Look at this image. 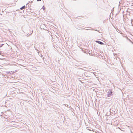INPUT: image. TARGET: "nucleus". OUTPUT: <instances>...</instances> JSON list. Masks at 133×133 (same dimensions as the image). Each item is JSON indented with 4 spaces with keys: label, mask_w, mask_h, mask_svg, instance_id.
<instances>
[{
    "label": "nucleus",
    "mask_w": 133,
    "mask_h": 133,
    "mask_svg": "<svg viewBox=\"0 0 133 133\" xmlns=\"http://www.w3.org/2000/svg\"><path fill=\"white\" fill-rule=\"evenodd\" d=\"M81 50H82V52H84L85 53H89V55H91V56H92L93 55L91 54L92 53V50L89 51V52H88L87 51H84V50H83V49H82Z\"/></svg>",
    "instance_id": "1"
},
{
    "label": "nucleus",
    "mask_w": 133,
    "mask_h": 133,
    "mask_svg": "<svg viewBox=\"0 0 133 133\" xmlns=\"http://www.w3.org/2000/svg\"><path fill=\"white\" fill-rule=\"evenodd\" d=\"M95 42L99 44H100L101 45H104V44H105L104 43H103L102 42H101L100 41H96Z\"/></svg>",
    "instance_id": "2"
},
{
    "label": "nucleus",
    "mask_w": 133,
    "mask_h": 133,
    "mask_svg": "<svg viewBox=\"0 0 133 133\" xmlns=\"http://www.w3.org/2000/svg\"><path fill=\"white\" fill-rule=\"evenodd\" d=\"M111 95H112L111 92L110 91H108L107 92V96L108 97H109Z\"/></svg>",
    "instance_id": "3"
},
{
    "label": "nucleus",
    "mask_w": 133,
    "mask_h": 133,
    "mask_svg": "<svg viewBox=\"0 0 133 133\" xmlns=\"http://www.w3.org/2000/svg\"><path fill=\"white\" fill-rule=\"evenodd\" d=\"M25 8V5H24V6H22V7H21V8L20 9L21 10H23Z\"/></svg>",
    "instance_id": "4"
},
{
    "label": "nucleus",
    "mask_w": 133,
    "mask_h": 133,
    "mask_svg": "<svg viewBox=\"0 0 133 133\" xmlns=\"http://www.w3.org/2000/svg\"><path fill=\"white\" fill-rule=\"evenodd\" d=\"M14 72L13 71H9V72L8 74H12L13 73H14Z\"/></svg>",
    "instance_id": "5"
},
{
    "label": "nucleus",
    "mask_w": 133,
    "mask_h": 133,
    "mask_svg": "<svg viewBox=\"0 0 133 133\" xmlns=\"http://www.w3.org/2000/svg\"><path fill=\"white\" fill-rule=\"evenodd\" d=\"M114 56H115V58H115V59H116V56H115V55H116V53H114Z\"/></svg>",
    "instance_id": "6"
},
{
    "label": "nucleus",
    "mask_w": 133,
    "mask_h": 133,
    "mask_svg": "<svg viewBox=\"0 0 133 133\" xmlns=\"http://www.w3.org/2000/svg\"><path fill=\"white\" fill-rule=\"evenodd\" d=\"M8 112L9 113H10L11 114V115H12V112H10V111H9V110H8Z\"/></svg>",
    "instance_id": "7"
},
{
    "label": "nucleus",
    "mask_w": 133,
    "mask_h": 133,
    "mask_svg": "<svg viewBox=\"0 0 133 133\" xmlns=\"http://www.w3.org/2000/svg\"><path fill=\"white\" fill-rule=\"evenodd\" d=\"M42 9H43V10H44V9H45V7H44V5H43V6L42 8Z\"/></svg>",
    "instance_id": "8"
},
{
    "label": "nucleus",
    "mask_w": 133,
    "mask_h": 133,
    "mask_svg": "<svg viewBox=\"0 0 133 133\" xmlns=\"http://www.w3.org/2000/svg\"><path fill=\"white\" fill-rule=\"evenodd\" d=\"M4 45V44H2L1 45V46H0V47H1L2 46Z\"/></svg>",
    "instance_id": "9"
},
{
    "label": "nucleus",
    "mask_w": 133,
    "mask_h": 133,
    "mask_svg": "<svg viewBox=\"0 0 133 133\" xmlns=\"http://www.w3.org/2000/svg\"><path fill=\"white\" fill-rule=\"evenodd\" d=\"M41 1V0H37V1Z\"/></svg>",
    "instance_id": "10"
},
{
    "label": "nucleus",
    "mask_w": 133,
    "mask_h": 133,
    "mask_svg": "<svg viewBox=\"0 0 133 133\" xmlns=\"http://www.w3.org/2000/svg\"><path fill=\"white\" fill-rule=\"evenodd\" d=\"M30 3H32L33 2V1H31V2L30 1L29 2Z\"/></svg>",
    "instance_id": "11"
},
{
    "label": "nucleus",
    "mask_w": 133,
    "mask_h": 133,
    "mask_svg": "<svg viewBox=\"0 0 133 133\" xmlns=\"http://www.w3.org/2000/svg\"><path fill=\"white\" fill-rule=\"evenodd\" d=\"M2 106L1 105H0V107H1Z\"/></svg>",
    "instance_id": "12"
},
{
    "label": "nucleus",
    "mask_w": 133,
    "mask_h": 133,
    "mask_svg": "<svg viewBox=\"0 0 133 133\" xmlns=\"http://www.w3.org/2000/svg\"><path fill=\"white\" fill-rule=\"evenodd\" d=\"M112 116H113V115H112L111 114H110Z\"/></svg>",
    "instance_id": "13"
},
{
    "label": "nucleus",
    "mask_w": 133,
    "mask_h": 133,
    "mask_svg": "<svg viewBox=\"0 0 133 133\" xmlns=\"http://www.w3.org/2000/svg\"><path fill=\"white\" fill-rule=\"evenodd\" d=\"M11 116V115H9V116Z\"/></svg>",
    "instance_id": "14"
}]
</instances>
